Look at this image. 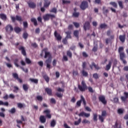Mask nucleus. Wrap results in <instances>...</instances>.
I'll return each instance as SVG.
<instances>
[{
  "mask_svg": "<svg viewBox=\"0 0 128 128\" xmlns=\"http://www.w3.org/2000/svg\"><path fill=\"white\" fill-rule=\"evenodd\" d=\"M90 24L89 22H85L84 25V28L85 31H86L87 30H90Z\"/></svg>",
  "mask_w": 128,
  "mask_h": 128,
  "instance_id": "nucleus-15",
  "label": "nucleus"
},
{
  "mask_svg": "<svg viewBox=\"0 0 128 128\" xmlns=\"http://www.w3.org/2000/svg\"><path fill=\"white\" fill-rule=\"evenodd\" d=\"M74 26H76V28H80V24L78 23V22H73Z\"/></svg>",
  "mask_w": 128,
  "mask_h": 128,
  "instance_id": "nucleus-60",
  "label": "nucleus"
},
{
  "mask_svg": "<svg viewBox=\"0 0 128 128\" xmlns=\"http://www.w3.org/2000/svg\"><path fill=\"white\" fill-rule=\"evenodd\" d=\"M93 78H96V80H98V75L96 73L94 74H93Z\"/></svg>",
  "mask_w": 128,
  "mask_h": 128,
  "instance_id": "nucleus-58",
  "label": "nucleus"
},
{
  "mask_svg": "<svg viewBox=\"0 0 128 128\" xmlns=\"http://www.w3.org/2000/svg\"><path fill=\"white\" fill-rule=\"evenodd\" d=\"M28 5L30 8H32V2H28Z\"/></svg>",
  "mask_w": 128,
  "mask_h": 128,
  "instance_id": "nucleus-61",
  "label": "nucleus"
},
{
  "mask_svg": "<svg viewBox=\"0 0 128 128\" xmlns=\"http://www.w3.org/2000/svg\"><path fill=\"white\" fill-rule=\"evenodd\" d=\"M20 120L22 122H26V118H24L23 116H20Z\"/></svg>",
  "mask_w": 128,
  "mask_h": 128,
  "instance_id": "nucleus-59",
  "label": "nucleus"
},
{
  "mask_svg": "<svg viewBox=\"0 0 128 128\" xmlns=\"http://www.w3.org/2000/svg\"><path fill=\"white\" fill-rule=\"evenodd\" d=\"M0 106H8V102H4L0 100Z\"/></svg>",
  "mask_w": 128,
  "mask_h": 128,
  "instance_id": "nucleus-31",
  "label": "nucleus"
},
{
  "mask_svg": "<svg viewBox=\"0 0 128 128\" xmlns=\"http://www.w3.org/2000/svg\"><path fill=\"white\" fill-rule=\"evenodd\" d=\"M81 98L80 100L76 102V105L78 106H80L82 104V102L84 105V106H86V99L84 98V96H80Z\"/></svg>",
  "mask_w": 128,
  "mask_h": 128,
  "instance_id": "nucleus-6",
  "label": "nucleus"
},
{
  "mask_svg": "<svg viewBox=\"0 0 128 128\" xmlns=\"http://www.w3.org/2000/svg\"><path fill=\"white\" fill-rule=\"evenodd\" d=\"M118 52L119 54H122L124 52V47L121 46L119 47L118 50Z\"/></svg>",
  "mask_w": 128,
  "mask_h": 128,
  "instance_id": "nucleus-39",
  "label": "nucleus"
},
{
  "mask_svg": "<svg viewBox=\"0 0 128 128\" xmlns=\"http://www.w3.org/2000/svg\"><path fill=\"white\" fill-rule=\"evenodd\" d=\"M56 96L58 98H62V94L58 92L56 93Z\"/></svg>",
  "mask_w": 128,
  "mask_h": 128,
  "instance_id": "nucleus-62",
  "label": "nucleus"
},
{
  "mask_svg": "<svg viewBox=\"0 0 128 128\" xmlns=\"http://www.w3.org/2000/svg\"><path fill=\"white\" fill-rule=\"evenodd\" d=\"M118 4L120 8H124V5L122 4V1H118Z\"/></svg>",
  "mask_w": 128,
  "mask_h": 128,
  "instance_id": "nucleus-47",
  "label": "nucleus"
},
{
  "mask_svg": "<svg viewBox=\"0 0 128 128\" xmlns=\"http://www.w3.org/2000/svg\"><path fill=\"white\" fill-rule=\"evenodd\" d=\"M65 34H66V38H72V32L71 31H67L65 32Z\"/></svg>",
  "mask_w": 128,
  "mask_h": 128,
  "instance_id": "nucleus-22",
  "label": "nucleus"
},
{
  "mask_svg": "<svg viewBox=\"0 0 128 128\" xmlns=\"http://www.w3.org/2000/svg\"><path fill=\"white\" fill-rule=\"evenodd\" d=\"M44 114H46V117L48 118H52V115L50 114V110H45L44 111Z\"/></svg>",
  "mask_w": 128,
  "mask_h": 128,
  "instance_id": "nucleus-13",
  "label": "nucleus"
},
{
  "mask_svg": "<svg viewBox=\"0 0 128 128\" xmlns=\"http://www.w3.org/2000/svg\"><path fill=\"white\" fill-rule=\"evenodd\" d=\"M43 18L44 22H46V20H48L50 18H51V20L56 18V16L51 14H46L43 16Z\"/></svg>",
  "mask_w": 128,
  "mask_h": 128,
  "instance_id": "nucleus-5",
  "label": "nucleus"
},
{
  "mask_svg": "<svg viewBox=\"0 0 128 128\" xmlns=\"http://www.w3.org/2000/svg\"><path fill=\"white\" fill-rule=\"evenodd\" d=\"M106 111L103 110L102 112L101 115H98L99 120H100L101 122H104V118L106 116Z\"/></svg>",
  "mask_w": 128,
  "mask_h": 128,
  "instance_id": "nucleus-4",
  "label": "nucleus"
},
{
  "mask_svg": "<svg viewBox=\"0 0 128 128\" xmlns=\"http://www.w3.org/2000/svg\"><path fill=\"white\" fill-rule=\"evenodd\" d=\"M22 88L24 92H28V88H30V86H28V84H24L22 85Z\"/></svg>",
  "mask_w": 128,
  "mask_h": 128,
  "instance_id": "nucleus-24",
  "label": "nucleus"
},
{
  "mask_svg": "<svg viewBox=\"0 0 128 128\" xmlns=\"http://www.w3.org/2000/svg\"><path fill=\"white\" fill-rule=\"evenodd\" d=\"M25 61L26 62V64H32V61L30 60V58H26L25 59Z\"/></svg>",
  "mask_w": 128,
  "mask_h": 128,
  "instance_id": "nucleus-44",
  "label": "nucleus"
},
{
  "mask_svg": "<svg viewBox=\"0 0 128 128\" xmlns=\"http://www.w3.org/2000/svg\"><path fill=\"white\" fill-rule=\"evenodd\" d=\"M19 45L20 42H17L15 44V46L17 48H18V50H20L22 54H23L24 56H26V48L22 46H18Z\"/></svg>",
  "mask_w": 128,
  "mask_h": 128,
  "instance_id": "nucleus-2",
  "label": "nucleus"
},
{
  "mask_svg": "<svg viewBox=\"0 0 128 128\" xmlns=\"http://www.w3.org/2000/svg\"><path fill=\"white\" fill-rule=\"evenodd\" d=\"M10 18L12 22H15L16 20H18V22H22V19L20 16L17 15L16 16V17L11 16Z\"/></svg>",
  "mask_w": 128,
  "mask_h": 128,
  "instance_id": "nucleus-7",
  "label": "nucleus"
},
{
  "mask_svg": "<svg viewBox=\"0 0 128 128\" xmlns=\"http://www.w3.org/2000/svg\"><path fill=\"white\" fill-rule=\"evenodd\" d=\"M36 99L39 102H42L43 98H42V96H36Z\"/></svg>",
  "mask_w": 128,
  "mask_h": 128,
  "instance_id": "nucleus-45",
  "label": "nucleus"
},
{
  "mask_svg": "<svg viewBox=\"0 0 128 128\" xmlns=\"http://www.w3.org/2000/svg\"><path fill=\"white\" fill-rule=\"evenodd\" d=\"M78 116H85V118H90V114L86 113L84 112H82L78 114Z\"/></svg>",
  "mask_w": 128,
  "mask_h": 128,
  "instance_id": "nucleus-11",
  "label": "nucleus"
},
{
  "mask_svg": "<svg viewBox=\"0 0 128 128\" xmlns=\"http://www.w3.org/2000/svg\"><path fill=\"white\" fill-rule=\"evenodd\" d=\"M119 38L122 42H124L126 40V34H124V35H120Z\"/></svg>",
  "mask_w": 128,
  "mask_h": 128,
  "instance_id": "nucleus-18",
  "label": "nucleus"
},
{
  "mask_svg": "<svg viewBox=\"0 0 128 128\" xmlns=\"http://www.w3.org/2000/svg\"><path fill=\"white\" fill-rule=\"evenodd\" d=\"M32 22H33L35 26H38V21L36 20L35 18H33Z\"/></svg>",
  "mask_w": 128,
  "mask_h": 128,
  "instance_id": "nucleus-57",
  "label": "nucleus"
},
{
  "mask_svg": "<svg viewBox=\"0 0 128 128\" xmlns=\"http://www.w3.org/2000/svg\"><path fill=\"white\" fill-rule=\"evenodd\" d=\"M78 30H76L74 31V36H76V38H78Z\"/></svg>",
  "mask_w": 128,
  "mask_h": 128,
  "instance_id": "nucleus-40",
  "label": "nucleus"
},
{
  "mask_svg": "<svg viewBox=\"0 0 128 128\" xmlns=\"http://www.w3.org/2000/svg\"><path fill=\"white\" fill-rule=\"evenodd\" d=\"M5 30L6 32H8V30L10 32H14V28L10 24H8L5 28Z\"/></svg>",
  "mask_w": 128,
  "mask_h": 128,
  "instance_id": "nucleus-14",
  "label": "nucleus"
},
{
  "mask_svg": "<svg viewBox=\"0 0 128 128\" xmlns=\"http://www.w3.org/2000/svg\"><path fill=\"white\" fill-rule=\"evenodd\" d=\"M56 120H53L51 122H50V126L52 128H54V126H56Z\"/></svg>",
  "mask_w": 128,
  "mask_h": 128,
  "instance_id": "nucleus-38",
  "label": "nucleus"
},
{
  "mask_svg": "<svg viewBox=\"0 0 128 128\" xmlns=\"http://www.w3.org/2000/svg\"><path fill=\"white\" fill-rule=\"evenodd\" d=\"M88 92H91L92 94H93L94 92V90H92V88L90 87V86H89L88 88Z\"/></svg>",
  "mask_w": 128,
  "mask_h": 128,
  "instance_id": "nucleus-55",
  "label": "nucleus"
},
{
  "mask_svg": "<svg viewBox=\"0 0 128 128\" xmlns=\"http://www.w3.org/2000/svg\"><path fill=\"white\" fill-rule=\"evenodd\" d=\"M12 76L15 80H18V82L22 84V80L20 79V78H18V74L16 73H12Z\"/></svg>",
  "mask_w": 128,
  "mask_h": 128,
  "instance_id": "nucleus-9",
  "label": "nucleus"
},
{
  "mask_svg": "<svg viewBox=\"0 0 128 128\" xmlns=\"http://www.w3.org/2000/svg\"><path fill=\"white\" fill-rule=\"evenodd\" d=\"M23 26H24V28H27L28 26V22H23Z\"/></svg>",
  "mask_w": 128,
  "mask_h": 128,
  "instance_id": "nucleus-50",
  "label": "nucleus"
},
{
  "mask_svg": "<svg viewBox=\"0 0 128 128\" xmlns=\"http://www.w3.org/2000/svg\"><path fill=\"white\" fill-rule=\"evenodd\" d=\"M92 64L96 68V70H100V67L98 64H96V63H94V62H92Z\"/></svg>",
  "mask_w": 128,
  "mask_h": 128,
  "instance_id": "nucleus-29",
  "label": "nucleus"
},
{
  "mask_svg": "<svg viewBox=\"0 0 128 128\" xmlns=\"http://www.w3.org/2000/svg\"><path fill=\"white\" fill-rule=\"evenodd\" d=\"M110 4H111V6H114V8H118V4L116 2H110Z\"/></svg>",
  "mask_w": 128,
  "mask_h": 128,
  "instance_id": "nucleus-32",
  "label": "nucleus"
},
{
  "mask_svg": "<svg viewBox=\"0 0 128 128\" xmlns=\"http://www.w3.org/2000/svg\"><path fill=\"white\" fill-rule=\"evenodd\" d=\"M82 122V118H80L78 120V121H75L74 122V124L75 126H78V124H80V123L81 122Z\"/></svg>",
  "mask_w": 128,
  "mask_h": 128,
  "instance_id": "nucleus-33",
  "label": "nucleus"
},
{
  "mask_svg": "<svg viewBox=\"0 0 128 128\" xmlns=\"http://www.w3.org/2000/svg\"><path fill=\"white\" fill-rule=\"evenodd\" d=\"M0 18L2 20H6L8 18L6 17V15L4 14H0Z\"/></svg>",
  "mask_w": 128,
  "mask_h": 128,
  "instance_id": "nucleus-19",
  "label": "nucleus"
},
{
  "mask_svg": "<svg viewBox=\"0 0 128 128\" xmlns=\"http://www.w3.org/2000/svg\"><path fill=\"white\" fill-rule=\"evenodd\" d=\"M120 60L124 59V58H126V54H124V52H122V53H120Z\"/></svg>",
  "mask_w": 128,
  "mask_h": 128,
  "instance_id": "nucleus-28",
  "label": "nucleus"
},
{
  "mask_svg": "<svg viewBox=\"0 0 128 128\" xmlns=\"http://www.w3.org/2000/svg\"><path fill=\"white\" fill-rule=\"evenodd\" d=\"M66 55L70 58H72V52H70V50H68L66 52Z\"/></svg>",
  "mask_w": 128,
  "mask_h": 128,
  "instance_id": "nucleus-36",
  "label": "nucleus"
},
{
  "mask_svg": "<svg viewBox=\"0 0 128 128\" xmlns=\"http://www.w3.org/2000/svg\"><path fill=\"white\" fill-rule=\"evenodd\" d=\"M17 106L18 108H20L22 110V108H26V104H22V103H18L17 104Z\"/></svg>",
  "mask_w": 128,
  "mask_h": 128,
  "instance_id": "nucleus-17",
  "label": "nucleus"
},
{
  "mask_svg": "<svg viewBox=\"0 0 128 128\" xmlns=\"http://www.w3.org/2000/svg\"><path fill=\"white\" fill-rule=\"evenodd\" d=\"M45 92H47L48 94V96H52V89L49 88H46L45 89Z\"/></svg>",
  "mask_w": 128,
  "mask_h": 128,
  "instance_id": "nucleus-26",
  "label": "nucleus"
},
{
  "mask_svg": "<svg viewBox=\"0 0 128 128\" xmlns=\"http://www.w3.org/2000/svg\"><path fill=\"white\" fill-rule=\"evenodd\" d=\"M102 10H103V13L106 14H108V10L106 9V7L104 6L102 8Z\"/></svg>",
  "mask_w": 128,
  "mask_h": 128,
  "instance_id": "nucleus-43",
  "label": "nucleus"
},
{
  "mask_svg": "<svg viewBox=\"0 0 128 128\" xmlns=\"http://www.w3.org/2000/svg\"><path fill=\"white\" fill-rule=\"evenodd\" d=\"M43 78L46 82H50V78H48V76L47 75L44 76Z\"/></svg>",
  "mask_w": 128,
  "mask_h": 128,
  "instance_id": "nucleus-37",
  "label": "nucleus"
},
{
  "mask_svg": "<svg viewBox=\"0 0 128 128\" xmlns=\"http://www.w3.org/2000/svg\"><path fill=\"white\" fill-rule=\"evenodd\" d=\"M100 28H108V25L106 24H102L100 26Z\"/></svg>",
  "mask_w": 128,
  "mask_h": 128,
  "instance_id": "nucleus-30",
  "label": "nucleus"
},
{
  "mask_svg": "<svg viewBox=\"0 0 128 128\" xmlns=\"http://www.w3.org/2000/svg\"><path fill=\"white\" fill-rule=\"evenodd\" d=\"M14 62L16 68H18L20 66V65H18V58L14 59Z\"/></svg>",
  "mask_w": 128,
  "mask_h": 128,
  "instance_id": "nucleus-27",
  "label": "nucleus"
},
{
  "mask_svg": "<svg viewBox=\"0 0 128 128\" xmlns=\"http://www.w3.org/2000/svg\"><path fill=\"white\" fill-rule=\"evenodd\" d=\"M62 42L64 44H68V38H65L62 40Z\"/></svg>",
  "mask_w": 128,
  "mask_h": 128,
  "instance_id": "nucleus-51",
  "label": "nucleus"
},
{
  "mask_svg": "<svg viewBox=\"0 0 128 128\" xmlns=\"http://www.w3.org/2000/svg\"><path fill=\"white\" fill-rule=\"evenodd\" d=\"M16 112V108H12L10 110H9V112H10V114H14Z\"/></svg>",
  "mask_w": 128,
  "mask_h": 128,
  "instance_id": "nucleus-41",
  "label": "nucleus"
},
{
  "mask_svg": "<svg viewBox=\"0 0 128 128\" xmlns=\"http://www.w3.org/2000/svg\"><path fill=\"white\" fill-rule=\"evenodd\" d=\"M112 61H108V64L106 66V70H110L112 67Z\"/></svg>",
  "mask_w": 128,
  "mask_h": 128,
  "instance_id": "nucleus-25",
  "label": "nucleus"
},
{
  "mask_svg": "<svg viewBox=\"0 0 128 128\" xmlns=\"http://www.w3.org/2000/svg\"><path fill=\"white\" fill-rule=\"evenodd\" d=\"M80 8L83 10H84L86 8H88V2L86 1H83L82 2L81 4L80 5Z\"/></svg>",
  "mask_w": 128,
  "mask_h": 128,
  "instance_id": "nucleus-8",
  "label": "nucleus"
},
{
  "mask_svg": "<svg viewBox=\"0 0 128 128\" xmlns=\"http://www.w3.org/2000/svg\"><path fill=\"white\" fill-rule=\"evenodd\" d=\"M82 74L84 76H88V72L84 71V70H82Z\"/></svg>",
  "mask_w": 128,
  "mask_h": 128,
  "instance_id": "nucleus-48",
  "label": "nucleus"
},
{
  "mask_svg": "<svg viewBox=\"0 0 128 128\" xmlns=\"http://www.w3.org/2000/svg\"><path fill=\"white\" fill-rule=\"evenodd\" d=\"M81 84L82 86L78 85V88L80 92H86V90H88V86H86V84L84 80H82Z\"/></svg>",
  "mask_w": 128,
  "mask_h": 128,
  "instance_id": "nucleus-3",
  "label": "nucleus"
},
{
  "mask_svg": "<svg viewBox=\"0 0 128 128\" xmlns=\"http://www.w3.org/2000/svg\"><path fill=\"white\" fill-rule=\"evenodd\" d=\"M93 120L94 122H98V114H93Z\"/></svg>",
  "mask_w": 128,
  "mask_h": 128,
  "instance_id": "nucleus-35",
  "label": "nucleus"
},
{
  "mask_svg": "<svg viewBox=\"0 0 128 128\" xmlns=\"http://www.w3.org/2000/svg\"><path fill=\"white\" fill-rule=\"evenodd\" d=\"M80 16V12H74L72 14V16H74V18H78Z\"/></svg>",
  "mask_w": 128,
  "mask_h": 128,
  "instance_id": "nucleus-34",
  "label": "nucleus"
},
{
  "mask_svg": "<svg viewBox=\"0 0 128 128\" xmlns=\"http://www.w3.org/2000/svg\"><path fill=\"white\" fill-rule=\"evenodd\" d=\"M92 50V52H97L98 51V45L94 46Z\"/></svg>",
  "mask_w": 128,
  "mask_h": 128,
  "instance_id": "nucleus-54",
  "label": "nucleus"
},
{
  "mask_svg": "<svg viewBox=\"0 0 128 128\" xmlns=\"http://www.w3.org/2000/svg\"><path fill=\"white\" fill-rule=\"evenodd\" d=\"M124 96H122L120 98L122 101L124 102L128 98V92H124Z\"/></svg>",
  "mask_w": 128,
  "mask_h": 128,
  "instance_id": "nucleus-12",
  "label": "nucleus"
},
{
  "mask_svg": "<svg viewBox=\"0 0 128 128\" xmlns=\"http://www.w3.org/2000/svg\"><path fill=\"white\" fill-rule=\"evenodd\" d=\"M98 100L100 102H102V104H106V97H104V96H99L98 98Z\"/></svg>",
  "mask_w": 128,
  "mask_h": 128,
  "instance_id": "nucleus-10",
  "label": "nucleus"
},
{
  "mask_svg": "<svg viewBox=\"0 0 128 128\" xmlns=\"http://www.w3.org/2000/svg\"><path fill=\"white\" fill-rule=\"evenodd\" d=\"M22 36H23V38H24V40H26V38H28V34L26 32H25L23 34Z\"/></svg>",
  "mask_w": 128,
  "mask_h": 128,
  "instance_id": "nucleus-42",
  "label": "nucleus"
},
{
  "mask_svg": "<svg viewBox=\"0 0 128 128\" xmlns=\"http://www.w3.org/2000/svg\"><path fill=\"white\" fill-rule=\"evenodd\" d=\"M50 2H48V0H45L44 7L48 8V6H50Z\"/></svg>",
  "mask_w": 128,
  "mask_h": 128,
  "instance_id": "nucleus-23",
  "label": "nucleus"
},
{
  "mask_svg": "<svg viewBox=\"0 0 128 128\" xmlns=\"http://www.w3.org/2000/svg\"><path fill=\"white\" fill-rule=\"evenodd\" d=\"M14 30L16 34H20L22 32V28L18 26L14 28Z\"/></svg>",
  "mask_w": 128,
  "mask_h": 128,
  "instance_id": "nucleus-21",
  "label": "nucleus"
},
{
  "mask_svg": "<svg viewBox=\"0 0 128 128\" xmlns=\"http://www.w3.org/2000/svg\"><path fill=\"white\" fill-rule=\"evenodd\" d=\"M54 36L57 38V40H62V36H60V34H58L56 31L54 32Z\"/></svg>",
  "mask_w": 128,
  "mask_h": 128,
  "instance_id": "nucleus-16",
  "label": "nucleus"
},
{
  "mask_svg": "<svg viewBox=\"0 0 128 128\" xmlns=\"http://www.w3.org/2000/svg\"><path fill=\"white\" fill-rule=\"evenodd\" d=\"M50 102L51 104H56V99L54 98H52L50 100Z\"/></svg>",
  "mask_w": 128,
  "mask_h": 128,
  "instance_id": "nucleus-49",
  "label": "nucleus"
},
{
  "mask_svg": "<svg viewBox=\"0 0 128 128\" xmlns=\"http://www.w3.org/2000/svg\"><path fill=\"white\" fill-rule=\"evenodd\" d=\"M17 124H24V123L22 120H16Z\"/></svg>",
  "mask_w": 128,
  "mask_h": 128,
  "instance_id": "nucleus-63",
  "label": "nucleus"
},
{
  "mask_svg": "<svg viewBox=\"0 0 128 128\" xmlns=\"http://www.w3.org/2000/svg\"><path fill=\"white\" fill-rule=\"evenodd\" d=\"M85 110H86L87 112H92V109L88 106H85Z\"/></svg>",
  "mask_w": 128,
  "mask_h": 128,
  "instance_id": "nucleus-64",
  "label": "nucleus"
},
{
  "mask_svg": "<svg viewBox=\"0 0 128 128\" xmlns=\"http://www.w3.org/2000/svg\"><path fill=\"white\" fill-rule=\"evenodd\" d=\"M48 50V48L43 49L40 56L42 57L44 56V58H48L45 61V63L46 64V68L50 70V64H52V56L50 52Z\"/></svg>",
  "mask_w": 128,
  "mask_h": 128,
  "instance_id": "nucleus-1",
  "label": "nucleus"
},
{
  "mask_svg": "<svg viewBox=\"0 0 128 128\" xmlns=\"http://www.w3.org/2000/svg\"><path fill=\"white\" fill-rule=\"evenodd\" d=\"M82 124H90V122L88 120H86V119H84L82 120Z\"/></svg>",
  "mask_w": 128,
  "mask_h": 128,
  "instance_id": "nucleus-52",
  "label": "nucleus"
},
{
  "mask_svg": "<svg viewBox=\"0 0 128 128\" xmlns=\"http://www.w3.org/2000/svg\"><path fill=\"white\" fill-rule=\"evenodd\" d=\"M20 68H21V70H22L23 72H28V68H26L25 70L24 68L22 66H20Z\"/></svg>",
  "mask_w": 128,
  "mask_h": 128,
  "instance_id": "nucleus-53",
  "label": "nucleus"
},
{
  "mask_svg": "<svg viewBox=\"0 0 128 128\" xmlns=\"http://www.w3.org/2000/svg\"><path fill=\"white\" fill-rule=\"evenodd\" d=\"M50 12H54V14H56V12H57L56 8H52L50 10Z\"/></svg>",
  "mask_w": 128,
  "mask_h": 128,
  "instance_id": "nucleus-46",
  "label": "nucleus"
},
{
  "mask_svg": "<svg viewBox=\"0 0 128 128\" xmlns=\"http://www.w3.org/2000/svg\"><path fill=\"white\" fill-rule=\"evenodd\" d=\"M40 32V28H36L35 30V33L36 34H38Z\"/></svg>",
  "mask_w": 128,
  "mask_h": 128,
  "instance_id": "nucleus-56",
  "label": "nucleus"
},
{
  "mask_svg": "<svg viewBox=\"0 0 128 128\" xmlns=\"http://www.w3.org/2000/svg\"><path fill=\"white\" fill-rule=\"evenodd\" d=\"M40 120L42 124H44L46 120V118L44 116H40Z\"/></svg>",
  "mask_w": 128,
  "mask_h": 128,
  "instance_id": "nucleus-20",
  "label": "nucleus"
}]
</instances>
